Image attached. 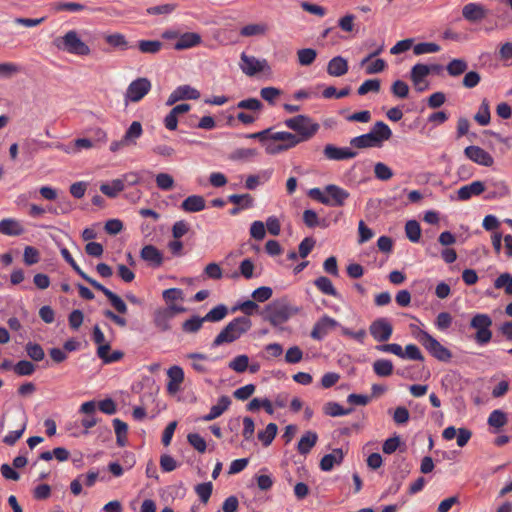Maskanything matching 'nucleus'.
Here are the masks:
<instances>
[{
	"mask_svg": "<svg viewBox=\"0 0 512 512\" xmlns=\"http://www.w3.org/2000/svg\"><path fill=\"white\" fill-rule=\"evenodd\" d=\"M251 320L246 316H240L229 322L214 339L212 346L218 347L224 343H232L250 330Z\"/></svg>",
	"mask_w": 512,
	"mask_h": 512,
	"instance_id": "nucleus-1",
	"label": "nucleus"
},
{
	"mask_svg": "<svg viewBox=\"0 0 512 512\" xmlns=\"http://www.w3.org/2000/svg\"><path fill=\"white\" fill-rule=\"evenodd\" d=\"M298 313L297 308L289 305L285 298L269 303L263 311V319L272 326H279L289 320V318Z\"/></svg>",
	"mask_w": 512,
	"mask_h": 512,
	"instance_id": "nucleus-2",
	"label": "nucleus"
},
{
	"mask_svg": "<svg viewBox=\"0 0 512 512\" xmlns=\"http://www.w3.org/2000/svg\"><path fill=\"white\" fill-rule=\"evenodd\" d=\"M284 125L295 132L301 143L310 140L320 128L312 118L302 114L286 119Z\"/></svg>",
	"mask_w": 512,
	"mask_h": 512,
	"instance_id": "nucleus-3",
	"label": "nucleus"
},
{
	"mask_svg": "<svg viewBox=\"0 0 512 512\" xmlns=\"http://www.w3.org/2000/svg\"><path fill=\"white\" fill-rule=\"evenodd\" d=\"M53 45L61 51L78 56H87L91 53L89 46L84 43L75 30L68 31L65 35L56 37Z\"/></svg>",
	"mask_w": 512,
	"mask_h": 512,
	"instance_id": "nucleus-4",
	"label": "nucleus"
},
{
	"mask_svg": "<svg viewBox=\"0 0 512 512\" xmlns=\"http://www.w3.org/2000/svg\"><path fill=\"white\" fill-rule=\"evenodd\" d=\"M492 319L488 314H475L471 321L470 327L476 330L474 340L479 345H485L492 339Z\"/></svg>",
	"mask_w": 512,
	"mask_h": 512,
	"instance_id": "nucleus-5",
	"label": "nucleus"
},
{
	"mask_svg": "<svg viewBox=\"0 0 512 512\" xmlns=\"http://www.w3.org/2000/svg\"><path fill=\"white\" fill-rule=\"evenodd\" d=\"M152 89V83L147 77L133 80L124 93V104L140 102Z\"/></svg>",
	"mask_w": 512,
	"mask_h": 512,
	"instance_id": "nucleus-6",
	"label": "nucleus"
},
{
	"mask_svg": "<svg viewBox=\"0 0 512 512\" xmlns=\"http://www.w3.org/2000/svg\"><path fill=\"white\" fill-rule=\"evenodd\" d=\"M418 339L425 349L437 360L448 362L452 358L451 351L428 332L421 330Z\"/></svg>",
	"mask_w": 512,
	"mask_h": 512,
	"instance_id": "nucleus-7",
	"label": "nucleus"
},
{
	"mask_svg": "<svg viewBox=\"0 0 512 512\" xmlns=\"http://www.w3.org/2000/svg\"><path fill=\"white\" fill-rule=\"evenodd\" d=\"M369 332L375 341L384 343L393 333V326L387 318H378L369 326Z\"/></svg>",
	"mask_w": 512,
	"mask_h": 512,
	"instance_id": "nucleus-8",
	"label": "nucleus"
},
{
	"mask_svg": "<svg viewBox=\"0 0 512 512\" xmlns=\"http://www.w3.org/2000/svg\"><path fill=\"white\" fill-rule=\"evenodd\" d=\"M240 59V68L247 76H254L268 68V63L265 59H257L256 57L249 56L244 52L241 54Z\"/></svg>",
	"mask_w": 512,
	"mask_h": 512,
	"instance_id": "nucleus-9",
	"label": "nucleus"
},
{
	"mask_svg": "<svg viewBox=\"0 0 512 512\" xmlns=\"http://www.w3.org/2000/svg\"><path fill=\"white\" fill-rule=\"evenodd\" d=\"M337 327H340L339 322L328 315H324L314 324L310 336L314 340L320 341L324 339L331 330Z\"/></svg>",
	"mask_w": 512,
	"mask_h": 512,
	"instance_id": "nucleus-10",
	"label": "nucleus"
},
{
	"mask_svg": "<svg viewBox=\"0 0 512 512\" xmlns=\"http://www.w3.org/2000/svg\"><path fill=\"white\" fill-rule=\"evenodd\" d=\"M465 156L478 165L491 167L494 164V158L486 150L479 146L471 145L464 149Z\"/></svg>",
	"mask_w": 512,
	"mask_h": 512,
	"instance_id": "nucleus-11",
	"label": "nucleus"
},
{
	"mask_svg": "<svg viewBox=\"0 0 512 512\" xmlns=\"http://www.w3.org/2000/svg\"><path fill=\"white\" fill-rule=\"evenodd\" d=\"M431 73L430 66L426 64H415L410 71V79L417 91L422 92L428 88L426 77Z\"/></svg>",
	"mask_w": 512,
	"mask_h": 512,
	"instance_id": "nucleus-12",
	"label": "nucleus"
},
{
	"mask_svg": "<svg viewBox=\"0 0 512 512\" xmlns=\"http://www.w3.org/2000/svg\"><path fill=\"white\" fill-rule=\"evenodd\" d=\"M198 98H200V92L197 89L191 87L190 85H181V86H178L169 95L166 105L172 106L176 102L181 101V100H186V99L197 100Z\"/></svg>",
	"mask_w": 512,
	"mask_h": 512,
	"instance_id": "nucleus-13",
	"label": "nucleus"
},
{
	"mask_svg": "<svg viewBox=\"0 0 512 512\" xmlns=\"http://www.w3.org/2000/svg\"><path fill=\"white\" fill-rule=\"evenodd\" d=\"M323 154L328 160H347L357 156V152L348 147H337L333 144H327L323 149Z\"/></svg>",
	"mask_w": 512,
	"mask_h": 512,
	"instance_id": "nucleus-14",
	"label": "nucleus"
},
{
	"mask_svg": "<svg viewBox=\"0 0 512 512\" xmlns=\"http://www.w3.org/2000/svg\"><path fill=\"white\" fill-rule=\"evenodd\" d=\"M96 407V402L91 400L84 402L79 408V412L86 415L81 420V425L85 428L84 434H88V430L99 422V419L95 415Z\"/></svg>",
	"mask_w": 512,
	"mask_h": 512,
	"instance_id": "nucleus-15",
	"label": "nucleus"
},
{
	"mask_svg": "<svg viewBox=\"0 0 512 512\" xmlns=\"http://www.w3.org/2000/svg\"><path fill=\"white\" fill-rule=\"evenodd\" d=\"M140 257L150 266L158 268L164 262L163 253L154 245H145L140 251Z\"/></svg>",
	"mask_w": 512,
	"mask_h": 512,
	"instance_id": "nucleus-16",
	"label": "nucleus"
},
{
	"mask_svg": "<svg viewBox=\"0 0 512 512\" xmlns=\"http://www.w3.org/2000/svg\"><path fill=\"white\" fill-rule=\"evenodd\" d=\"M326 196L330 197V203L327 206L340 207L343 206L346 199L349 197V193L334 184L327 185L325 187Z\"/></svg>",
	"mask_w": 512,
	"mask_h": 512,
	"instance_id": "nucleus-17",
	"label": "nucleus"
},
{
	"mask_svg": "<svg viewBox=\"0 0 512 512\" xmlns=\"http://www.w3.org/2000/svg\"><path fill=\"white\" fill-rule=\"evenodd\" d=\"M462 15L469 22H478L487 16V10L481 4L468 3L462 8Z\"/></svg>",
	"mask_w": 512,
	"mask_h": 512,
	"instance_id": "nucleus-18",
	"label": "nucleus"
},
{
	"mask_svg": "<svg viewBox=\"0 0 512 512\" xmlns=\"http://www.w3.org/2000/svg\"><path fill=\"white\" fill-rule=\"evenodd\" d=\"M486 187L482 181H474L468 185L460 187L457 191V198L460 201H467L472 196H477L485 191Z\"/></svg>",
	"mask_w": 512,
	"mask_h": 512,
	"instance_id": "nucleus-19",
	"label": "nucleus"
},
{
	"mask_svg": "<svg viewBox=\"0 0 512 512\" xmlns=\"http://www.w3.org/2000/svg\"><path fill=\"white\" fill-rule=\"evenodd\" d=\"M202 38L201 35L196 32H186L180 34L179 39L174 44V49L181 51L190 49L201 44Z\"/></svg>",
	"mask_w": 512,
	"mask_h": 512,
	"instance_id": "nucleus-20",
	"label": "nucleus"
},
{
	"mask_svg": "<svg viewBox=\"0 0 512 512\" xmlns=\"http://www.w3.org/2000/svg\"><path fill=\"white\" fill-rule=\"evenodd\" d=\"M167 376L169 378L167 391L171 394L176 393L184 381L183 369L180 366L174 365L168 369Z\"/></svg>",
	"mask_w": 512,
	"mask_h": 512,
	"instance_id": "nucleus-21",
	"label": "nucleus"
},
{
	"mask_svg": "<svg viewBox=\"0 0 512 512\" xmlns=\"http://www.w3.org/2000/svg\"><path fill=\"white\" fill-rule=\"evenodd\" d=\"M344 460L342 449L336 448L332 453L326 454L320 461V468L323 471H330L335 465H340Z\"/></svg>",
	"mask_w": 512,
	"mask_h": 512,
	"instance_id": "nucleus-22",
	"label": "nucleus"
},
{
	"mask_svg": "<svg viewBox=\"0 0 512 512\" xmlns=\"http://www.w3.org/2000/svg\"><path fill=\"white\" fill-rule=\"evenodd\" d=\"M21 223L13 218H6L0 221V234L7 236H20L24 233Z\"/></svg>",
	"mask_w": 512,
	"mask_h": 512,
	"instance_id": "nucleus-23",
	"label": "nucleus"
},
{
	"mask_svg": "<svg viewBox=\"0 0 512 512\" xmlns=\"http://www.w3.org/2000/svg\"><path fill=\"white\" fill-rule=\"evenodd\" d=\"M231 405V400L228 396H221L218 403L210 408L208 414L204 415L201 419L205 422L212 421L221 416Z\"/></svg>",
	"mask_w": 512,
	"mask_h": 512,
	"instance_id": "nucleus-24",
	"label": "nucleus"
},
{
	"mask_svg": "<svg viewBox=\"0 0 512 512\" xmlns=\"http://www.w3.org/2000/svg\"><path fill=\"white\" fill-rule=\"evenodd\" d=\"M348 71V63L346 59L341 56L332 58L327 66V72L331 76L340 77Z\"/></svg>",
	"mask_w": 512,
	"mask_h": 512,
	"instance_id": "nucleus-25",
	"label": "nucleus"
},
{
	"mask_svg": "<svg viewBox=\"0 0 512 512\" xmlns=\"http://www.w3.org/2000/svg\"><path fill=\"white\" fill-rule=\"evenodd\" d=\"M372 136L376 137L378 145L381 147L384 141H387L392 136V131L389 126L383 121H377L369 132Z\"/></svg>",
	"mask_w": 512,
	"mask_h": 512,
	"instance_id": "nucleus-26",
	"label": "nucleus"
},
{
	"mask_svg": "<svg viewBox=\"0 0 512 512\" xmlns=\"http://www.w3.org/2000/svg\"><path fill=\"white\" fill-rule=\"evenodd\" d=\"M270 139L274 141H281L283 145L282 149H291L298 144H300V140L297 136L291 132H275L270 135Z\"/></svg>",
	"mask_w": 512,
	"mask_h": 512,
	"instance_id": "nucleus-27",
	"label": "nucleus"
},
{
	"mask_svg": "<svg viewBox=\"0 0 512 512\" xmlns=\"http://www.w3.org/2000/svg\"><path fill=\"white\" fill-rule=\"evenodd\" d=\"M318 435L314 431H307L299 440L297 450L301 455L308 454L316 445Z\"/></svg>",
	"mask_w": 512,
	"mask_h": 512,
	"instance_id": "nucleus-28",
	"label": "nucleus"
},
{
	"mask_svg": "<svg viewBox=\"0 0 512 512\" xmlns=\"http://www.w3.org/2000/svg\"><path fill=\"white\" fill-rule=\"evenodd\" d=\"M181 208L186 212H200L205 208V200L200 195H191L182 202Z\"/></svg>",
	"mask_w": 512,
	"mask_h": 512,
	"instance_id": "nucleus-29",
	"label": "nucleus"
},
{
	"mask_svg": "<svg viewBox=\"0 0 512 512\" xmlns=\"http://www.w3.org/2000/svg\"><path fill=\"white\" fill-rule=\"evenodd\" d=\"M376 141V137L372 136V134L368 132L366 134L352 138L350 140V145L358 149L380 147Z\"/></svg>",
	"mask_w": 512,
	"mask_h": 512,
	"instance_id": "nucleus-30",
	"label": "nucleus"
},
{
	"mask_svg": "<svg viewBox=\"0 0 512 512\" xmlns=\"http://www.w3.org/2000/svg\"><path fill=\"white\" fill-rule=\"evenodd\" d=\"M124 190V180L114 179L110 183H104L100 186V191L110 197H116L121 191Z\"/></svg>",
	"mask_w": 512,
	"mask_h": 512,
	"instance_id": "nucleus-31",
	"label": "nucleus"
},
{
	"mask_svg": "<svg viewBox=\"0 0 512 512\" xmlns=\"http://www.w3.org/2000/svg\"><path fill=\"white\" fill-rule=\"evenodd\" d=\"M268 31V25L265 23H252L245 25L240 30V35L243 37L262 36Z\"/></svg>",
	"mask_w": 512,
	"mask_h": 512,
	"instance_id": "nucleus-32",
	"label": "nucleus"
},
{
	"mask_svg": "<svg viewBox=\"0 0 512 512\" xmlns=\"http://www.w3.org/2000/svg\"><path fill=\"white\" fill-rule=\"evenodd\" d=\"M489 185L493 190L486 196L487 199L501 198L509 194V188L503 180H490Z\"/></svg>",
	"mask_w": 512,
	"mask_h": 512,
	"instance_id": "nucleus-33",
	"label": "nucleus"
},
{
	"mask_svg": "<svg viewBox=\"0 0 512 512\" xmlns=\"http://www.w3.org/2000/svg\"><path fill=\"white\" fill-rule=\"evenodd\" d=\"M314 285L325 295L333 297H338L339 295L332 281L326 276H320L316 278L314 280Z\"/></svg>",
	"mask_w": 512,
	"mask_h": 512,
	"instance_id": "nucleus-34",
	"label": "nucleus"
},
{
	"mask_svg": "<svg viewBox=\"0 0 512 512\" xmlns=\"http://www.w3.org/2000/svg\"><path fill=\"white\" fill-rule=\"evenodd\" d=\"M352 411H353L352 408L345 409L339 403L333 402V401L327 402L323 406L324 414L327 416H331V417H339V416L348 415Z\"/></svg>",
	"mask_w": 512,
	"mask_h": 512,
	"instance_id": "nucleus-35",
	"label": "nucleus"
},
{
	"mask_svg": "<svg viewBox=\"0 0 512 512\" xmlns=\"http://www.w3.org/2000/svg\"><path fill=\"white\" fill-rule=\"evenodd\" d=\"M113 426L116 434V443L119 447H124L127 443L128 426L122 420L115 418Z\"/></svg>",
	"mask_w": 512,
	"mask_h": 512,
	"instance_id": "nucleus-36",
	"label": "nucleus"
},
{
	"mask_svg": "<svg viewBox=\"0 0 512 512\" xmlns=\"http://www.w3.org/2000/svg\"><path fill=\"white\" fill-rule=\"evenodd\" d=\"M468 69V64L464 59H452L446 66L447 73L452 77L462 75Z\"/></svg>",
	"mask_w": 512,
	"mask_h": 512,
	"instance_id": "nucleus-37",
	"label": "nucleus"
},
{
	"mask_svg": "<svg viewBox=\"0 0 512 512\" xmlns=\"http://www.w3.org/2000/svg\"><path fill=\"white\" fill-rule=\"evenodd\" d=\"M142 133L143 129L141 123L139 121H133L123 136L124 142H127L129 145L135 144Z\"/></svg>",
	"mask_w": 512,
	"mask_h": 512,
	"instance_id": "nucleus-38",
	"label": "nucleus"
},
{
	"mask_svg": "<svg viewBox=\"0 0 512 512\" xmlns=\"http://www.w3.org/2000/svg\"><path fill=\"white\" fill-rule=\"evenodd\" d=\"M393 363L388 359H378L373 363V371L379 377H388L393 373Z\"/></svg>",
	"mask_w": 512,
	"mask_h": 512,
	"instance_id": "nucleus-39",
	"label": "nucleus"
},
{
	"mask_svg": "<svg viewBox=\"0 0 512 512\" xmlns=\"http://www.w3.org/2000/svg\"><path fill=\"white\" fill-rule=\"evenodd\" d=\"M170 317L169 312L165 311L163 308H160L154 313V325L160 329L161 331H167L170 329Z\"/></svg>",
	"mask_w": 512,
	"mask_h": 512,
	"instance_id": "nucleus-40",
	"label": "nucleus"
},
{
	"mask_svg": "<svg viewBox=\"0 0 512 512\" xmlns=\"http://www.w3.org/2000/svg\"><path fill=\"white\" fill-rule=\"evenodd\" d=\"M278 427L275 423H269L265 430L258 432V439L262 444L267 447L269 446L277 435Z\"/></svg>",
	"mask_w": 512,
	"mask_h": 512,
	"instance_id": "nucleus-41",
	"label": "nucleus"
},
{
	"mask_svg": "<svg viewBox=\"0 0 512 512\" xmlns=\"http://www.w3.org/2000/svg\"><path fill=\"white\" fill-rule=\"evenodd\" d=\"M475 121L481 125H488L491 119L490 107L487 99H483L478 112L474 116Z\"/></svg>",
	"mask_w": 512,
	"mask_h": 512,
	"instance_id": "nucleus-42",
	"label": "nucleus"
},
{
	"mask_svg": "<svg viewBox=\"0 0 512 512\" xmlns=\"http://www.w3.org/2000/svg\"><path fill=\"white\" fill-rule=\"evenodd\" d=\"M508 418L507 414L502 410H494L490 413L488 417V425L494 428H502L507 424Z\"/></svg>",
	"mask_w": 512,
	"mask_h": 512,
	"instance_id": "nucleus-43",
	"label": "nucleus"
},
{
	"mask_svg": "<svg viewBox=\"0 0 512 512\" xmlns=\"http://www.w3.org/2000/svg\"><path fill=\"white\" fill-rule=\"evenodd\" d=\"M228 309L224 304H219L211 309L205 316V322H219L226 317Z\"/></svg>",
	"mask_w": 512,
	"mask_h": 512,
	"instance_id": "nucleus-44",
	"label": "nucleus"
},
{
	"mask_svg": "<svg viewBox=\"0 0 512 512\" xmlns=\"http://www.w3.org/2000/svg\"><path fill=\"white\" fill-rule=\"evenodd\" d=\"M205 322L204 317L192 316L182 323V330L185 333H197Z\"/></svg>",
	"mask_w": 512,
	"mask_h": 512,
	"instance_id": "nucleus-45",
	"label": "nucleus"
},
{
	"mask_svg": "<svg viewBox=\"0 0 512 512\" xmlns=\"http://www.w3.org/2000/svg\"><path fill=\"white\" fill-rule=\"evenodd\" d=\"M405 233L411 242H418L421 237V227L416 220H409L405 225Z\"/></svg>",
	"mask_w": 512,
	"mask_h": 512,
	"instance_id": "nucleus-46",
	"label": "nucleus"
},
{
	"mask_svg": "<svg viewBox=\"0 0 512 512\" xmlns=\"http://www.w3.org/2000/svg\"><path fill=\"white\" fill-rule=\"evenodd\" d=\"M228 201L238 205L242 209H247L253 206L254 199L253 197L246 193V194H232L228 196Z\"/></svg>",
	"mask_w": 512,
	"mask_h": 512,
	"instance_id": "nucleus-47",
	"label": "nucleus"
},
{
	"mask_svg": "<svg viewBox=\"0 0 512 512\" xmlns=\"http://www.w3.org/2000/svg\"><path fill=\"white\" fill-rule=\"evenodd\" d=\"M297 57L301 66H309L315 61L317 52L312 48H304L297 51Z\"/></svg>",
	"mask_w": 512,
	"mask_h": 512,
	"instance_id": "nucleus-48",
	"label": "nucleus"
},
{
	"mask_svg": "<svg viewBox=\"0 0 512 512\" xmlns=\"http://www.w3.org/2000/svg\"><path fill=\"white\" fill-rule=\"evenodd\" d=\"M138 48L142 53L156 54L161 50L162 43L158 40H140Z\"/></svg>",
	"mask_w": 512,
	"mask_h": 512,
	"instance_id": "nucleus-49",
	"label": "nucleus"
},
{
	"mask_svg": "<svg viewBox=\"0 0 512 512\" xmlns=\"http://www.w3.org/2000/svg\"><path fill=\"white\" fill-rule=\"evenodd\" d=\"M27 355L36 362H40L44 359L45 353L43 348L38 343L28 342L25 346Z\"/></svg>",
	"mask_w": 512,
	"mask_h": 512,
	"instance_id": "nucleus-50",
	"label": "nucleus"
},
{
	"mask_svg": "<svg viewBox=\"0 0 512 512\" xmlns=\"http://www.w3.org/2000/svg\"><path fill=\"white\" fill-rule=\"evenodd\" d=\"M237 108L257 113L263 109V103L257 98H247L239 101L237 103Z\"/></svg>",
	"mask_w": 512,
	"mask_h": 512,
	"instance_id": "nucleus-51",
	"label": "nucleus"
},
{
	"mask_svg": "<svg viewBox=\"0 0 512 512\" xmlns=\"http://www.w3.org/2000/svg\"><path fill=\"white\" fill-rule=\"evenodd\" d=\"M213 484L211 482H204L195 486V492L198 495L200 501L206 504L212 494Z\"/></svg>",
	"mask_w": 512,
	"mask_h": 512,
	"instance_id": "nucleus-52",
	"label": "nucleus"
},
{
	"mask_svg": "<svg viewBox=\"0 0 512 512\" xmlns=\"http://www.w3.org/2000/svg\"><path fill=\"white\" fill-rule=\"evenodd\" d=\"M13 370L19 376H30L35 372L36 367L30 361L21 360L13 366Z\"/></svg>",
	"mask_w": 512,
	"mask_h": 512,
	"instance_id": "nucleus-53",
	"label": "nucleus"
},
{
	"mask_svg": "<svg viewBox=\"0 0 512 512\" xmlns=\"http://www.w3.org/2000/svg\"><path fill=\"white\" fill-rule=\"evenodd\" d=\"M381 88V82L379 79H368L365 80L357 90L359 95H365L369 92L378 93Z\"/></svg>",
	"mask_w": 512,
	"mask_h": 512,
	"instance_id": "nucleus-54",
	"label": "nucleus"
},
{
	"mask_svg": "<svg viewBox=\"0 0 512 512\" xmlns=\"http://www.w3.org/2000/svg\"><path fill=\"white\" fill-rule=\"evenodd\" d=\"M440 46L432 42H422L414 45L413 53L415 55H422L428 53H436L440 51Z\"/></svg>",
	"mask_w": 512,
	"mask_h": 512,
	"instance_id": "nucleus-55",
	"label": "nucleus"
},
{
	"mask_svg": "<svg viewBox=\"0 0 512 512\" xmlns=\"http://www.w3.org/2000/svg\"><path fill=\"white\" fill-rule=\"evenodd\" d=\"M187 441L199 453H204L207 449L205 439L198 433H189Z\"/></svg>",
	"mask_w": 512,
	"mask_h": 512,
	"instance_id": "nucleus-56",
	"label": "nucleus"
},
{
	"mask_svg": "<svg viewBox=\"0 0 512 512\" xmlns=\"http://www.w3.org/2000/svg\"><path fill=\"white\" fill-rule=\"evenodd\" d=\"M105 41L115 48H121L122 50H126L129 48L125 36L121 33L107 35L105 37Z\"/></svg>",
	"mask_w": 512,
	"mask_h": 512,
	"instance_id": "nucleus-57",
	"label": "nucleus"
},
{
	"mask_svg": "<svg viewBox=\"0 0 512 512\" xmlns=\"http://www.w3.org/2000/svg\"><path fill=\"white\" fill-rule=\"evenodd\" d=\"M187 358L193 360L191 366L198 373H206L208 371L207 367L202 364L200 361L207 360V356L202 353H189Z\"/></svg>",
	"mask_w": 512,
	"mask_h": 512,
	"instance_id": "nucleus-58",
	"label": "nucleus"
},
{
	"mask_svg": "<svg viewBox=\"0 0 512 512\" xmlns=\"http://www.w3.org/2000/svg\"><path fill=\"white\" fill-rule=\"evenodd\" d=\"M249 358L247 355H238L230 363L229 368L237 373H243L247 370Z\"/></svg>",
	"mask_w": 512,
	"mask_h": 512,
	"instance_id": "nucleus-59",
	"label": "nucleus"
},
{
	"mask_svg": "<svg viewBox=\"0 0 512 512\" xmlns=\"http://www.w3.org/2000/svg\"><path fill=\"white\" fill-rule=\"evenodd\" d=\"M391 92L395 97L404 99L408 97L409 86L406 82L402 80H396L393 82L391 86Z\"/></svg>",
	"mask_w": 512,
	"mask_h": 512,
	"instance_id": "nucleus-60",
	"label": "nucleus"
},
{
	"mask_svg": "<svg viewBox=\"0 0 512 512\" xmlns=\"http://www.w3.org/2000/svg\"><path fill=\"white\" fill-rule=\"evenodd\" d=\"M281 93V90L276 87H264L260 90V96L270 105L275 104Z\"/></svg>",
	"mask_w": 512,
	"mask_h": 512,
	"instance_id": "nucleus-61",
	"label": "nucleus"
},
{
	"mask_svg": "<svg viewBox=\"0 0 512 512\" xmlns=\"http://www.w3.org/2000/svg\"><path fill=\"white\" fill-rule=\"evenodd\" d=\"M374 173L377 179L387 181L392 178L393 171L390 167L382 162H378L374 166Z\"/></svg>",
	"mask_w": 512,
	"mask_h": 512,
	"instance_id": "nucleus-62",
	"label": "nucleus"
},
{
	"mask_svg": "<svg viewBox=\"0 0 512 512\" xmlns=\"http://www.w3.org/2000/svg\"><path fill=\"white\" fill-rule=\"evenodd\" d=\"M497 289L504 288L507 294H512V275L509 273L501 274L494 282Z\"/></svg>",
	"mask_w": 512,
	"mask_h": 512,
	"instance_id": "nucleus-63",
	"label": "nucleus"
},
{
	"mask_svg": "<svg viewBox=\"0 0 512 512\" xmlns=\"http://www.w3.org/2000/svg\"><path fill=\"white\" fill-rule=\"evenodd\" d=\"M156 184L159 189L169 191L174 186V179L167 173H159L156 176Z\"/></svg>",
	"mask_w": 512,
	"mask_h": 512,
	"instance_id": "nucleus-64",
	"label": "nucleus"
}]
</instances>
